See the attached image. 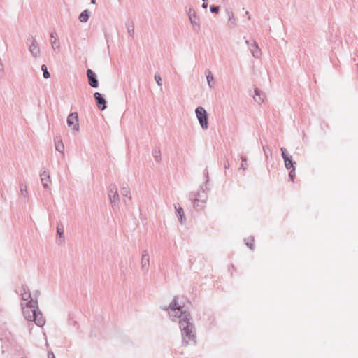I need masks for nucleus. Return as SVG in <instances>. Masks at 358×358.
Masks as SVG:
<instances>
[{
  "instance_id": "obj_1",
  "label": "nucleus",
  "mask_w": 358,
  "mask_h": 358,
  "mask_svg": "<svg viewBox=\"0 0 358 358\" xmlns=\"http://www.w3.org/2000/svg\"><path fill=\"white\" fill-rule=\"evenodd\" d=\"M179 328L181 331L182 345H195L196 343V328L188 311L181 312L178 316Z\"/></svg>"
},
{
  "instance_id": "obj_2",
  "label": "nucleus",
  "mask_w": 358,
  "mask_h": 358,
  "mask_svg": "<svg viewBox=\"0 0 358 358\" xmlns=\"http://www.w3.org/2000/svg\"><path fill=\"white\" fill-rule=\"evenodd\" d=\"M21 306L23 315L27 320L34 322V323L40 327L44 326L45 319L39 310L38 303L35 306H33V304L24 305L22 302Z\"/></svg>"
},
{
  "instance_id": "obj_3",
  "label": "nucleus",
  "mask_w": 358,
  "mask_h": 358,
  "mask_svg": "<svg viewBox=\"0 0 358 358\" xmlns=\"http://www.w3.org/2000/svg\"><path fill=\"white\" fill-rule=\"evenodd\" d=\"M178 296H175L169 306L161 307V308L165 311L170 310L169 315L172 321H176L178 319L180 313L185 311L182 310V306L178 303Z\"/></svg>"
},
{
  "instance_id": "obj_4",
  "label": "nucleus",
  "mask_w": 358,
  "mask_h": 358,
  "mask_svg": "<svg viewBox=\"0 0 358 358\" xmlns=\"http://www.w3.org/2000/svg\"><path fill=\"white\" fill-rule=\"evenodd\" d=\"M195 113L201 128L207 129L208 128V118L206 110L203 107L199 106L196 108Z\"/></svg>"
},
{
  "instance_id": "obj_5",
  "label": "nucleus",
  "mask_w": 358,
  "mask_h": 358,
  "mask_svg": "<svg viewBox=\"0 0 358 358\" xmlns=\"http://www.w3.org/2000/svg\"><path fill=\"white\" fill-rule=\"evenodd\" d=\"M21 299L22 301L25 302L24 305L33 304L36 306L38 303V299H33L30 289L27 285H22Z\"/></svg>"
},
{
  "instance_id": "obj_6",
  "label": "nucleus",
  "mask_w": 358,
  "mask_h": 358,
  "mask_svg": "<svg viewBox=\"0 0 358 358\" xmlns=\"http://www.w3.org/2000/svg\"><path fill=\"white\" fill-rule=\"evenodd\" d=\"M108 195L113 208L119 204L120 199L117 187L115 184L110 185Z\"/></svg>"
},
{
  "instance_id": "obj_7",
  "label": "nucleus",
  "mask_w": 358,
  "mask_h": 358,
  "mask_svg": "<svg viewBox=\"0 0 358 358\" xmlns=\"http://www.w3.org/2000/svg\"><path fill=\"white\" fill-rule=\"evenodd\" d=\"M67 124L76 131H79L78 114L76 112L71 113L67 117Z\"/></svg>"
},
{
  "instance_id": "obj_8",
  "label": "nucleus",
  "mask_w": 358,
  "mask_h": 358,
  "mask_svg": "<svg viewBox=\"0 0 358 358\" xmlns=\"http://www.w3.org/2000/svg\"><path fill=\"white\" fill-rule=\"evenodd\" d=\"M86 73L89 85L93 88H97L99 87V81L96 74L90 69L87 70Z\"/></svg>"
},
{
  "instance_id": "obj_9",
  "label": "nucleus",
  "mask_w": 358,
  "mask_h": 358,
  "mask_svg": "<svg viewBox=\"0 0 358 358\" xmlns=\"http://www.w3.org/2000/svg\"><path fill=\"white\" fill-rule=\"evenodd\" d=\"M94 97L98 108L101 111L104 110L107 108V102L103 96L99 92H95Z\"/></svg>"
},
{
  "instance_id": "obj_10",
  "label": "nucleus",
  "mask_w": 358,
  "mask_h": 358,
  "mask_svg": "<svg viewBox=\"0 0 358 358\" xmlns=\"http://www.w3.org/2000/svg\"><path fill=\"white\" fill-rule=\"evenodd\" d=\"M189 20L192 26V29L195 31H199L201 29L200 19L197 16L196 11L189 15Z\"/></svg>"
},
{
  "instance_id": "obj_11",
  "label": "nucleus",
  "mask_w": 358,
  "mask_h": 358,
  "mask_svg": "<svg viewBox=\"0 0 358 358\" xmlns=\"http://www.w3.org/2000/svg\"><path fill=\"white\" fill-rule=\"evenodd\" d=\"M31 43L29 45V50L34 58H38L40 57V49L34 38H31Z\"/></svg>"
},
{
  "instance_id": "obj_12",
  "label": "nucleus",
  "mask_w": 358,
  "mask_h": 358,
  "mask_svg": "<svg viewBox=\"0 0 358 358\" xmlns=\"http://www.w3.org/2000/svg\"><path fill=\"white\" fill-rule=\"evenodd\" d=\"M204 188H206L205 186L202 185L201 187V189L196 194H194L193 193V195H194L193 199L198 200L199 201H201V203H206V202L208 199V195H207L206 192H205Z\"/></svg>"
},
{
  "instance_id": "obj_13",
  "label": "nucleus",
  "mask_w": 358,
  "mask_h": 358,
  "mask_svg": "<svg viewBox=\"0 0 358 358\" xmlns=\"http://www.w3.org/2000/svg\"><path fill=\"white\" fill-rule=\"evenodd\" d=\"M40 177L43 187L45 189H49V182H50V176L49 171L43 170V171L41 172Z\"/></svg>"
},
{
  "instance_id": "obj_14",
  "label": "nucleus",
  "mask_w": 358,
  "mask_h": 358,
  "mask_svg": "<svg viewBox=\"0 0 358 358\" xmlns=\"http://www.w3.org/2000/svg\"><path fill=\"white\" fill-rule=\"evenodd\" d=\"M249 50L252 53V56L255 58H259L262 55V51L258 46L256 41H253L249 46Z\"/></svg>"
},
{
  "instance_id": "obj_15",
  "label": "nucleus",
  "mask_w": 358,
  "mask_h": 358,
  "mask_svg": "<svg viewBox=\"0 0 358 358\" xmlns=\"http://www.w3.org/2000/svg\"><path fill=\"white\" fill-rule=\"evenodd\" d=\"M120 194L122 196L127 198L128 200L124 199V202L127 204V201H131V192L130 189L128 186V185H123L120 188Z\"/></svg>"
},
{
  "instance_id": "obj_16",
  "label": "nucleus",
  "mask_w": 358,
  "mask_h": 358,
  "mask_svg": "<svg viewBox=\"0 0 358 358\" xmlns=\"http://www.w3.org/2000/svg\"><path fill=\"white\" fill-rule=\"evenodd\" d=\"M50 42H51V46L53 50H59L60 48V44L58 41L57 38V34L55 31H52L50 34Z\"/></svg>"
},
{
  "instance_id": "obj_17",
  "label": "nucleus",
  "mask_w": 358,
  "mask_h": 358,
  "mask_svg": "<svg viewBox=\"0 0 358 358\" xmlns=\"http://www.w3.org/2000/svg\"><path fill=\"white\" fill-rule=\"evenodd\" d=\"M193 197H194L193 193H191L189 194V199L193 201L194 208L197 211L203 210L205 208L206 203H201V201H199L198 200L193 199Z\"/></svg>"
},
{
  "instance_id": "obj_18",
  "label": "nucleus",
  "mask_w": 358,
  "mask_h": 358,
  "mask_svg": "<svg viewBox=\"0 0 358 358\" xmlns=\"http://www.w3.org/2000/svg\"><path fill=\"white\" fill-rule=\"evenodd\" d=\"M228 15V22L227 26L229 29H234L236 26V20L234 17V15L232 11H229L227 13Z\"/></svg>"
},
{
  "instance_id": "obj_19",
  "label": "nucleus",
  "mask_w": 358,
  "mask_h": 358,
  "mask_svg": "<svg viewBox=\"0 0 358 358\" xmlns=\"http://www.w3.org/2000/svg\"><path fill=\"white\" fill-rule=\"evenodd\" d=\"M264 94L258 88L255 89V101L259 104L262 103L264 101Z\"/></svg>"
},
{
  "instance_id": "obj_20",
  "label": "nucleus",
  "mask_w": 358,
  "mask_h": 358,
  "mask_svg": "<svg viewBox=\"0 0 358 358\" xmlns=\"http://www.w3.org/2000/svg\"><path fill=\"white\" fill-rule=\"evenodd\" d=\"M284 159L285 166L287 169H292L293 167H296V163L292 160V157L289 156Z\"/></svg>"
},
{
  "instance_id": "obj_21",
  "label": "nucleus",
  "mask_w": 358,
  "mask_h": 358,
  "mask_svg": "<svg viewBox=\"0 0 358 358\" xmlns=\"http://www.w3.org/2000/svg\"><path fill=\"white\" fill-rule=\"evenodd\" d=\"M19 187H20L21 196L22 198H24V199H28V190H27V187L26 184L20 182Z\"/></svg>"
},
{
  "instance_id": "obj_22",
  "label": "nucleus",
  "mask_w": 358,
  "mask_h": 358,
  "mask_svg": "<svg viewBox=\"0 0 358 358\" xmlns=\"http://www.w3.org/2000/svg\"><path fill=\"white\" fill-rule=\"evenodd\" d=\"M206 80H207V82H208V85L209 86V87L210 89H212L213 87H214V77H213V75L212 73V72L209 70V69H207L206 71Z\"/></svg>"
},
{
  "instance_id": "obj_23",
  "label": "nucleus",
  "mask_w": 358,
  "mask_h": 358,
  "mask_svg": "<svg viewBox=\"0 0 358 358\" xmlns=\"http://www.w3.org/2000/svg\"><path fill=\"white\" fill-rule=\"evenodd\" d=\"M141 264V269L144 272L148 273L149 271V267H150V258H145V257H142Z\"/></svg>"
},
{
  "instance_id": "obj_24",
  "label": "nucleus",
  "mask_w": 358,
  "mask_h": 358,
  "mask_svg": "<svg viewBox=\"0 0 358 358\" xmlns=\"http://www.w3.org/2000/svg\"><path fill=\"white\" fill-rule=\"evenodd\" d=\"M90 12L88 10H83L79 15L80 22L85 23L89 20Z\"/></svg>"
},
{
  "instance_id": "obj_25",
  "label": "nucleus",
  "mask_w": 358,
  "mask_h": 358,
  "mask_svg": "<svg viewBox=\"0 0 358 358\" xmlns=\"http://www.w3.org/2000/svg\"><path fill=\"white\" fill-rule=\"evenodd\" d=\"M175 208H176V216L178 217L179 222L181 224H182L183 222H184V211H183V209L180 206L177 208L176 205H175Z\"/></svg>"
},
{
  "instance_id": "obj_26",
  "label": "nucleus",
  "mask_w": 358,
  "mask_h": 358,
  "mask_svg": "<svg viewBox=\"0 0 358 358\" xmlns=\"http://www.w3.org/2000/svg\"><path fill=\"white\" fill-rule=\"evenodd\" d=\"M57 234L59 238H62L63 241L64 240V227H63L62 224H61V223L57 224Z\"/></svg>"
},
{
  "instance_id": "obj_27",
  "label": "nucleus",
  "mask_w": 358,
  "mask_h": 358,
  "mask_svg": "<svg viewBox=\"0 0 358 358\" xmlns=\"http://www.w3.org/2000/svg\"><path fill=\"white\" fill-rule=\"evenodd\" d=\"M126 27H127L128 34L131 38H134V23L131 22V24H126Z\"/></svg>"
},
{
  "instance_id": "obj_28",
  "label": "nucleus",
  "mask_w": 358,
  "mask_h": 358,
  "mask_svg": "<svg viewBox=\"0 0 358 358\" xmlns=\"http://www.w3.org/2000/svg\"><path fill=\"white\" fill-rule=\"evenodd\" d=\"M152 154L153 157L155 158V159L157 162H159L161 161V159H162V157H161V151H160V150H159V149H157V148H156V149H154V150H152Z\"/></svg>"
},
{
  "instance_id": "obj_29",
  "label": "nucleus",
  "mask_w": 358,
  "mask_h": 358,
  "mask_svg": "<svg viewBox=\"0 0 358 358\" xmlns=\"http://www.w3.org/2000/svg\"><path fill=\"white\" fill-rule=\"evenodd\" d=\"M55 150L61 153H64V146L62 140L55 143Z\"/></svg>"
},
{
  "instance_id": "obj_30",
  "label": "nucleus",
  "mask_w": 358,
  "mask_h": 358,
  "mask_svg": "<svg viewBox=\"0 0 358 358\" xmlns=\"http://www.w3.org/2000/svg\"><path fill=\"white\" fill-rule=\"evenodd\" d=\"M41 70L43 71V78L45 79H48L50 78V72L48 71V68L46 66V65L45 64H43L41 66Z\"/></svg>"
},
{
  "instance_id": "obj_31",
  "label": "nucleus",
  "mask_w": 358,
  "mask_h": 358,
  "mask_svg": "<svg viewBox=\"0 0 358 358\" xmlns=\"http://www.w3.org/2000/svg\"><path fill=\"white\" fill-rule=\"evenodd\" d=\"M241 166H240V169H243V170H245L247 169V166H248V164L246 163V161H247V158L245 156H241Z\"/></svg>"
},
{
  "instance_id": "obj_32",
  "label": "nucleus",
  "mask_w": 358,
  "mask_h": 358,
  "mask_svg": "<svg viewBox=\"0 0 358 358\" xmlns=\"http://www.w3.org/2000/svg\"><path fill=\"white\" fill-rule=\"evenodd\" d=\"M245 244L248 247L250 248L251 250H254V238H248L247 239H245Z\"/></svg>"
},
{
  "instance_id": "obj_33",
  "label": "nucleus",
  "mask_w": 358,
  "mask_h": 358,
  "mask_svg": "<svg viewBox=\"0 0 358 358\" xmlns=\"http://www.w3.org/2000/svg\"><path fill=\"white\" fill-rule=\"evenodd\" d=\"M263 150L264 152L265 158L268 159L269 156L271 155V150L267 145H263Z\"/></svg>"
},
{
  "instance_id": "obj_34",
  "label": "nucleus",
  "mask_w": 358,
  "mask_h": 358,
  "mask_svg": "<svg viewBox=\"0 0 358 358\" xmlns=\"http://www.w3.org/2000/svg\"><path fill=\"white\" fill-rule=\"evenodd\" d=\"M155 80L159 86H160V87L162 86V80L161 76L159 73L155 74Z\"/></svg>"
},
{
  "instance_id": "obj_35",
  "label": "nucleus",
  "mask_w": 358,
  "mask_h": 358,
  "mask_svg": "<svg viewBox=\"0 0 358 358\" xmlns=\"http://www.w3.org/2000/svg\"><path fill=\"white\" fill-rule=\"evenodd\" d=\"M204 176H205V178L206 180V182H204L203 185L205 186L206 189H207V185L209 181V175H208V171L207 168L204 170Z\"/></svg>"
},
{
  "instance_id": "obj_36",
  "label": "nucleus",
  "mask_w": 358,
  "mask_h": 358,
  "mask_svg": "<svg viewBox=\"0 0 358 358\" xmlns=\"http://www.w3.org/2000/svg\"><path fill=\"white\" fill-rule=\"evenodd\" d=\"M4 69H5L4 64H3L1 59L0 58V78L3 77Z\"/></svg>"
},
{
  "instance_id": "obj_37",
  "label": "nucleus",
  "mask_w": 358,
  "mask_h": 358,
  "mask_svg": "<svg viewBox=\"0 0 358 358\" xmlns=\"http://www.w3.org/2000/svg\"><path fill=\"white\" fill-rule=\"evenodd\" d=\"M295 170L296 167H293V169H291V171L289 173V178L292 181H294V179L296 176Z\"/></svg>"
},
{
  "instance_id": "obj_38",
  "label": "nucleus",
  "mask_w": 358,
  "mask_h": 358,
  "mask_svg": "<svg viewBox=\"0 0 358 358\" xmlns=\"http://www.w3.org/2000/svg\"><path fill=\"white\" fill-rule=\"evenodd\" d=\"M210 10L213 13H217L220 10V7L217 6H210Z\"/></svg>"
},
{
  "instance_id": "obj_39",
  "label": "nucleus",
  "mask_w": 358,
  "mask_h": 358,
  "mask_svg": "<svg viewBox=\"0 0 358 358\" xmlns=\"http://www.w3.org/2000/svg\"><path fill=\"white\" fill-rule=\"evenodd\" d=\"M280 150L282 152V157L283 159L286 158V157H288L289 155L287 154V149L285 148H280Z\"/></svg>"
},
{
  "instance_id": "obj_40",
  "label": "nucleus",
  "mask_w": 358,
  "mask_h": 358,
  "mask_svg": "<svg viewBox=\"0 0 358 358\" xmlns=\"http://www.w3.org/2000/svg\"><path fill=\"white\" fill-rule=\"evenodd\" d=\"M142 257L145 258H150L149 254L147 250H144L142 252Z\"/></svg>"
},
{
  "instance_id": "obj_41",
  "label": "nucleus",
  "mask_w": 358,
  "mask_h": 358,
  "mask_svg": "<svg viewBox=\"0 0 358 358\" xmlns=\"http://www.w3.org/2000/svg\"><path fill=\"white\" fill-rule=\"evenodd\" d=\"M48 358H55V355L52 351L48 352Z\"/></svg>"
},
{
  "instance_id": "obj_42",
  "label": "nucleus",
  "mask_w": 358,
  "mask_h": 358,
  "mask_svg": "<svg viewBox=\"0 0 358 358\" xmlns=\"http://www.w3.org/2000/svg\"><path fill=\"white\" fill-rule=\"evenodd\" d=\"M224 166L225 169L229 168L230 164H229V162H228V160L224 161Z\"/></svg>"
},
{
  "instance_id": "obj_43",
  "label": "nucleus",
  "mask_w": 358,
  "mask_h": 358,
  "mask_svg": "<svg viewBox=\"0 0 358 358\" xmlns=\"http://www.w3.org/2000/svg\"><path fill=\"white\" fill-rule=\"evenodd\" d=\"M39 294H40V292H39V291H38V290H37V291H36V292L34 294V297H33V299H37V298H38V296H39Z\"/></svg>"
},
{
  "instance_id": "obj_44",
  "label": "nucleus",
  "mask_w": 358,
  "mask_h": 358,
  "mask_svg": "<svg viewBox=\"0 0 358 358\" xmlns=\"http://www.w3.org/2000/svg\"><path fill=\"white\" fill-rule=\"evenodd\" d=\"M193 11H195V10H194V8H189V10H188V12H187L188 15H190L191 13H193Z\"/></svg>"
},
{
  "instance_id": "obj_45",
  "label": "nucleus",
  "mask_w": 358,
  "mask_h": 358,
  "mask_svg": "<svg viewBox=\"0 0 358 358\" xmlns=\"http://www.w3.org/2000/svg\"><path fill=\"white\" fill-rule=\"evenodd\" d=\"M208 7V3H206V2H203V4H202V8H206Z\"/></svg>"
},
{
  "instance_id": "obj_46",
  "label": "nucleus",
  "mask_w": 358,
  "mask_h": 358,
  "mask_svg": "<svg viewBox=\"0 0 358 358\" xmlns=\"http://www.w3.org/2000/svg\"><path fill=\"white\" fill-rule=\"evenodd\" d=\"M244 39H245V44H247V45H248L250 46V41L248 39H246L245 38H244Z\"/></svg>"
},
{
  "instance_id": "obj_47",
  "label": "nucleus",
  "mask_w": 358,
  "mask_h": 358,
  "mask_svg": "<svg viewBox=\"0 0 358 358\" xmlns=\"http://www.w3.org/2000/svg\"><path fill=\"white\" fill-rule=\"evenodd\" d=\"M245 14H246V16H248V20H250L251 17H250V15L249 14V12L246 11Z\"/></svg>"
},
{
  "instance_id": "obj_48",
  "label": "nucleus",
  "mask_w": 358,
  "mask_h": 358,
  "mask_svg": "<svg viewBox=\"0 0 358 358\" xmlns=\"http://www.w3.org/2000/svg\"><path fill=\"white\" fill-rule=\"evenodd\" d=\"M91 3L92 4H95L96 3V0H91Z\"/></svg>"
},
{
  "instance_id": "obj_49",
  "label": "nucleus",
  "mask_w": 358,
  "mask_h": 358,
  "mask_svg": "<svg viewBox=\"0 0 358 358\" xmlns=\"http://www.w3.org/2000/svg\"><path fill=\"white\" fill-rule=\"evenodd\" d=\"M119 1H121V0H118Z\"/></svg>"
}]
</instances>
